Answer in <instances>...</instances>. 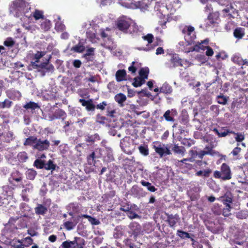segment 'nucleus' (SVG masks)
Returning a JSON list of instances; mask_svg holds the SVG:
<instances>
[{
    "mask_svg": "<svg viewBox=\"0 0 248 248\" xmlns=\"http://www.w3.org/2000/svg\"><path fill=\"white\" fill-rule=\"evenodd\" d=\"M79 102L81 104L82 106L85 107L87 111H94L95 106L93 103V99H90L85 100L84 99H79Z\"/></svg>",
    "mask_w": 248,
    "mask_h": 248,
    "instance_id": "9",
    "label": "nucleus"
},
{
    "mask_svg": "<svg viewBox=\"0 0 248 248\" xmlns=\"http://www.w3.org/2000/svg\"><path fill=\"white\" fill-rule=\"evenodd\" d=\"M182 32L184 35V38L188 45H191L194 43L196 38L195 28L192 26H185L182 30Z\"/></svg>",
    "mask_w": 248,
    "mask_h": 248,
    "instance_id": "3",
    "label": "nucleus"
},
{
    "mask_svg": "<svg viewBox=\"0 0 248 248\" xmlns=\"http://www.w3.org/2000/svg\"><path fill=\"white\" fill-rule=\"evenodd\" d=\"M94 48L91 47L88 49L86 53L83 56V57H87V56H94Z\"/></svg>",
    "mask_w": 248,
    "mask_h": 248,
    "instance_id": "58",
    "label": "nucleus"
},
{
    "mask_svg": "<svg viewBox=\"0 0 248 248\" xmlns=\"http://www.w3.org/2000/svg\"><path fill=\"white\" fill-rule=\"evenodd\" d=\"M149 73V69L148 67L142 68L139 71V78H140L143 80H145L148 78Z\"/></svg>",
    "mask_w": 248,
    "mask_h": 248,
    "instance_id": "28",
    "label": "nucleus"
},
{
    "mask_svg": "<svg viewBox=\"0 0 248 248\" xmlns=\"http://www.w3.org/2000/svg\"><path fill=\"white\" fill-rule=\"evenodd\" d=\"M126 72L124 69L118 70L115 74L116 80L118 82H121L126 80Z\"/></svg>",
    "mask_w": 248,
    "mask_h": 248,
    "instance_id": "18",
    "label": "nucleus"
},
{
    "mask_svg": "<svg viewBox=\"0 0 248 248\" xmlns=\"http://www.w3.org/2000/svg\"><path fill=\"white\" fill-rule=\"evenodd\" d=\"M86 34L87 38L90 40L91 42H93L95 41V39L96 38V35L94 32L91 31H88L86 32Z\"/></svg>",
    "mask_w": 248,
    "mask_h": 248,
    "instance_id": "55",
    "label": "nucleus"
},
{
    "mask_svg": "<svg viewBox=\"0 0 248 248\" xmlns=\"http://www.w3.org/2000/svg\"><path fill=\"white\" fill-rule=\"evenodd\" d=\"M166 215L167 216L166 221L168 223L169 226L171 228H174L180 219L179 216L177 214L173 215L169 214H166Z\"/></svg>",
    "mask_w": 248,
    "mask_h": 248,
    "instance_id": "10",
    "label": "nucleus"
},
{
    "mask_svg": "<svg viewBox=\"0 0 248 248\" xmlns=\"http://www.w3.org/2000/svg\"><path fill=\"white\" fill-rule=\"evenodd\" d=\"M50 27L51 22L49 20L45 18L42 20L40 24V28L42 30L47 31L50 29Z\"/></svg>",
    "mask_w": 248,
    "mask_h": 248,
    "instance_id": "27",
    "label": "nucleus"
},
{
    "mask_svg": "<svg viewBox=\"0 0 248 248\" xmlns=\"http://www.w3.org/2000/svg\"><path fill=\"white\" fill-rule=\"evenodd\" d=\"M72 241L66 240L63 242L61 245L62 248H72Z\"/></svg>",
    "mask_w": 248,
    "mask_h": 248,
    "instance_id": "59",
    "label": "nucleus"
},
{
    "mask_svg": "<svg viewBox=\"0 0 248 248\" xmlns=\"http://www.w3.org/2000/svg\"><path fill=\"white\" fill-rule=\"evenodd\" d=\"M234 37L237 40L242 39L245 35V29L241 27H237L233 31Z\"/></svg>",
    "mask_w": 248,
    "mask_h": 248,
    "instance_id": "16",
    "label": "nucleus"
},
{
    "mask_svg": "<svg viewBox=\"0 0 248 248\" xmlns=\"http://www.w3.org/2000/svg\"><path fill=\"white\" fill-rule=\"evenodd\" d=\"M205 148L208 149L207 151H201L199 153H198V155H197L199 156V157L201 159H202L203 158V156L204 155L211 154V151L212 150V149L211 148L209 147H206Z\"/></svg>",
    "mask_w": 248,
    "mask_h": 248,
    "instance_id": "44",
    "label": "nucleus"
},
{
    "mask_svg": "<svg viewBox=\"0 0 248 248\" xmlns=\"http://www.w3.org/2000/svg\"><path fill=\"white\" fill-rule=\"evenodd\" d=\"M56 165L54 164L53 161L50 159L46 164L45 163L44 168L46 170H55L56 169Z\"/></svg>",
    "mask_w": 248,
    "mask_h": 248,
    "instance_id": "43",
    "label": "nucleus"
},
{
    "mask_svg": "<svg viewBox=\"0 0 248 248\" xmlns=\"http://www.w3.org/2000/svg\"><path fill=\"white\" fill-rule=\"evenodd\" d=\"M17 157L19 160L23 162H25L28 158L27 153L25 152H20L18 154Z\"/></svg>",
    "mask_w": 248,
    "mask_h": 248,
    "instance_id": "45",
    "label": "nucleus"
},
{
    "mask_svg": "<svg viewBox=\"0 0 248 248\" xmlns=\"http://www.w3.org/2000/svg\"><path fill=\"white\" fill-rule=\"evenodd\" d=\"M229 99L228 96H225L223 94H220L217 96V102L221 105H226Z\"/></svg>",
    "mask_w": 248,
    "mask_h": 248,
    "instance_id": "40",
    "label": "nucleus"
},
{
    "mask_svg": "<svg viewBox=\"0 0 248 248\" xmlns=\"http://www.w3.org/2000/svg\"><path fill=\"white\" fill-rule=\"evenodd\" d=\"M130 194L135 197L140 198L145 196L143 189L137 185L133 186L130 190Z\"/></svg>",
    "mask_w": 248,
    "mask_h": 248,
    "instance_id": "7",
    "label": "nucleus"
},
{
    "mask_svg": "<svg viewBox=\"0 0 248 248\" xmlns=\"http://www.w3.org/2000/svg\"><path fill=\"white\" fill-rule=\"evenodd\" d=\"M14 5L18 10H22L25 13V8L31 9L29 4L24 0H16L14 2Z\"/></svg>",
    "mask_w": 248,
    "mask_h": 248,
    "instance_id": "12",
    "label": "nucleus"
},
{
    "mask_svg": "<svg viewBox=\"0 0 248 248\" xmlns=\"http://www.w3.org/2000/svg\"><path fill=\"white\" fill-rule=\"evenodd\" d=\"M66 117L65 112L62 109L59 108L56 110L53 114V119H62L63 120Z\"/></svg>",
    "mask_w": 248,
    "mask_h": 248,
    "instance_id": "22",
    "label": "nucleus"
},
{
    "mask_svg": "<svg viewBox=\"0 0 248 248\" xmlns=\"http://www.w3.org/2000/svg\"><path fill=\"white\" fill-rule=\"evenodd\" d=\"M232 61L238 65H248V62L247 59L243 60L241 57L235 56L232 58Z\"/></svg>",
    "mask_w": 248,
    "mask_h": 248,
    "instance_id": "25",
    "label": "nucleus"
},
{
    "mask_svg": "<svg viewBox=\"0 0 248 248\" xmlns=\"http://www.w3.org/2000/svg\"><path fill=\"white\" fill-rule=\"evenodd\" d=\"M236 216L238 219H243L247 217L248 214L245 212L241 211L236 213Z\"/></svg>",
    "mask_w": 248,
    "mask_h": 248,
    "instance_id": "56",
    "label": "nucleus"
},
{
    "mask_svg": "<svg viewBox=\"0 0 248 248\" xmlns=\"http://www.w3.org/2000/svg\"><path fill=\"white\" fill-rule=\"evenodd\" d=\"M146 0H134L132 2L136 8H139L141 10H147L149 7V4L146 1Z\"/></svg>",
    "mask_w": 248,
    "mask_h": 248,
    "instance_id": "11",
    "label": "nucleus"
},
{
    "mask_svg": "<svg viewBox=\"0 0 248 248\" xmlns=\"http://www.w3.org/2000/svg\"><path fill=\"white\" fill-rule=\"evenodd\" d=\"M63 226L65 229L69 231L75 227L76 224L72 221H67L63 223Z\"/></svg>",
    "mask_w": 248,
    "mask_h": 248,
    "instance_id": "49",
    "label": "nucleus"
},
{
    "mask_svg": "<svg viewBox=\"0 0 248 248\" xmlns=\"http://www.w3.org/2000/svg\"><path fill=\"white\" fill-rule=\"evenodd\" d=\"M37 140V137L35 136H30L27 138L24 143V145H30L32 146L35 145L36 141Z\"/></svg>",
    "mask_w": 248,
    "mask_h": 248,
    "instance_id": "35",
    "label": "nucleus"
},
{
    "mask_svg": "<svg viewBox=\"0 0 248 248\" xmlns=\"http://www.w3.org/2000/svg\"><path fill=\"white\" fill-rule=\"evenodd\" d=\"M12 104V101L8 99H5L3 101L0 102V108H9L11 107Z\"/></svg>",
    "mask_w": 248,
    "mask_h": 248,
    "instance_id": "37",
    "label": "nucleus"
},
{
    "mask_svg": "<svg viewBox=\"0 0 248 248\" xmlns=\"http://www.w3.org/2000/svg\"><path fill=\"white\" fill-rule=\"evenodd\" d=\"M124 242L126 247L129 248H135V245L131 239L127 238Z\"/></svg>",
    "mask_w": 248,
    "mask_h": 248,
    "instance_id": "61",
    "label": "nucleus"
},
{
    "mask_svg": "<svg viewBox=\"0 0 248 248\" xmlns=\"http://www.w3.org/2000/svg\"><path fill=\"white\" fill-rule=\"evenodd\" d=\"M15 44V42L11 37L7 38L3 43L4 45L7 47H12Z\"/></svg>",
    "mask_w": 248,
    "mask_h": 248,
    "instance_id": "51",
    "label": "nucleus"
},
{
    "mask_svg": "<svg viewBox=\"0 0 248 248\" xmlns=\"http://www.w3.org/2000/svg\"><path fill=\"white\" fill-rule=\"evenodd\" d=\"M106 120V118L105 116H102L100 114H97L96 116V122L97 123L104 124Z\"/></svg>",
    "mask_w": 248,
    "mask_h": 248,
    "instance_id": "63",
    "label": "nucleus"
},
{
    "mask_svg": "<svg viewBox=\"0 0 248 248\" xmlns=\"http://www.w3.org/2000/svg\"><path fill=\"white\" fill-rule=\"evenodd\" d=\"M190 240L192 242V245L194 248H202V246L201 244H199V243L198 241L195 240L194 239V238H190Z\"/></svg>",
    "mask_w": 248,
    "mask_h": 248,
    "instance_id": "64",
    "label": "nucleus"
},
{
    "mask_svg": "<svg viewBox=\"0 0 248 248\" xmlns=\"http://www.w3.org/2000/svg\"><path fill=\"white\" fill-rule=\"evenodd\" d=\"M212 131L219 137H225L230 134L233 133V131L227 128V127H221L219 129L214 128Z\"/></svg>",
    "mask_w": 248,
    "mask_h": 248,
    "instance_id": "5",
    "label": "nucleus"
},
{
    "mask_svg": "<svg viewBox=\"0 0 248 248\" xmlns=\"http://www.w3.org/2000/svg\"><path fill=\"white\" fill-rule=\"evenodd\" d=\"M45 54L46 52L38 51L34 55L33 59L35 61L31 62V65L33 68H37V67L39 66V64H37L36 62H39L40 59L43 57Z\"/></svg>",
    "mask_w": 248,
    "mask_h": 248,
    "instance_id": "17",
    "label": "nucleus"
},
{
    "mask_svg": "<svg viewBox=\"0 0 248 248\" xmlns=\"http://www.w3.org/2000/svg\"><path fill=\"white\" fill-rule=\"evenodd\" d=\"M2 140L4 142L10 143L15 139L14 134L11 131H8L6 132L2 133Z\"/></svg>",
    "mask_w": 248,
    "mask_h": 248,
    "instance_id": "15",
    "label": "nucleus"
},
{
    "mask_svg": "<svg viewBox=\"0 0 248 248\" xmlns=\"http://www.w3.org/2000/svg\"><path fill=\"white\" fill-rule=\"evenodd\" d=\"M131 20L124 17L118 18L116 21L117 28L125 33L134 34L137 32V28L131 26Z\"/></svg>",
    "mask_w": 248,
    "mask_h": 248,
    "instance_id": "1",
    "label": "nucleus"
},
{
    "mask_svg": "<svg viewBox=\"0 0 248 248\" xmlns=\"http://www.w3.org/2000/svg\"><path fill=\"white\" fill-rule=\"evenodd\" d=\"M164 145H161L158 143L157 146L154 145V148L155 152L158 154L161 157L164 155Z\"/></svg>",
    "mask_w": 248,
    "mask_h": 248,
    "instance_id": "34",
    "label": "nucleus"
},
{
    "mask_svg": "<svg viewBox=\"0 0 248 248\" xmlns=\"http://www.w3.org/2000/svg\"><path fill=\"white\" fill-rule=\"evenodd\" d=\"M140 183L143 186L146 187L148 190L150 192H154L157 190V188H155L154 186H153L151 183L149 182L142 180L140 182Z\"/></svg>",
    "mask_w": 248,
    "mask_h": 248,
    "instance_id": "31",
    "label": "nucleus"
},
{
    "mask_svg": "<svg viewBox=\"0 0 248 248\" xmlns=\"http://www.w3.org/2000/svg\"><path fill=\"white\" fill-rule=\"evenodd\" d=\"M50 142L47 140H42L37 138L35 145H33V148L39 151L48 150L50 147Z\"/></svg>",
    "mask_w": 248,
    "mask_h": 248,
    "instance_id": "4",
    "label": "nucleus"
},
{
    "mask_svg": "<svg viewBox=\"0 0 248 248\" xmlns=\"http://www.w3.org/2000/svg\"><path fill=\"white\" fill-rule=\"evenodd\" d=\"M85 50L84 46L81 44L80 43H78V45L73 46L71 48V51H74L78 53H81L84 51Z\"/></svg>",
    "mask_w": 248,
    "mask_h": 248,
    "instance_id": "39",
    "label": "nucleus"
},
{
    "mask_svg": "<svg viewBox=\"0 0 248 248\" xmlns=\"http://www.w3.org/2000/svg\"><path fill=\"white\" fill-rule=\"evenodd\" d=\"M99 137L98 134H94V135L88 136L86 141L87 142H93L96 140H99Z\"/></svg>",
    "mask_w": 248,
    "mask_h": 248,
    "instance_id": "60",
    "label": "nucleus"
},
{
    "mask_svg": "<svg viewBox=\"0 0 248 248\" xmlns=\"http://www.w3.org/2000/svg\"><path fill=\"white\" fill-rule=\"evenodd\" d=\"M129 228L132 232V234L135 237H136L140 233L141 227V226L137 222H131L129 225Z\"/></svg>",
    "mask_w": 248,
    "mask_h": 248,
    "instance_id": "8",
    "label": "nucleus"
},
{
    "mask_svg": "<svg viewBox=\"0 0 248 248\" xmlns=\"http://www.w3.org/2000/svg\"><path fill=\"white\" fill-rule=\"evenodd\" d=\"M7 96L10 99H19L21 97V94L18 91L11 90L9 91V92L7 93Z\"/></svg>",
    "mask_w": 248,
    "mask_h": 248,
    "instance_id": "29",
    "label": "nucleus"
},
{
    "mask_svg": "<svg viewBox=\"0 0 248 248\" xmlns=\"http://www.w3.org/2000/svg\"><path fill=\"white\" fill-rule=\"evenodd\" d=\"M88 221L92 224L94 225H97L100 224V221L99 220L97 219L94 217L90 216Z\"/></svg>",
    "mask_w": 248,
    "mask_h": 248,
    "instance_id": "62",
    "label": "nucleus"
},
{
    "mask_svg": "<svg viewBox=\"0 0 248 248\" xmlns=\"http://www.w3.org/2000/svg\"><path fill=\"white\" fill-rule=\"evenodd\" d=\"M172 92L171 87L167 83H164L162 86L159 88V93L165 94H170Z\"/></svg>",
    "mask_w": 248,
    "mask_h": 248,
    "instance_id": "21",
    "label": "nucleus"
},
{
    "mask_svg": "<svg viewBox=\"0 0 248 248\" xmlns=\"http://www.w3.org/2000/svg\"><path fill=\"white\" fill-rule=\"evenodd\" d=\"M219 14L217 12L210 13L208 15L207 18L208 20H211L212 23L215 24L217 23V20L219 19Z\"/></svg>",
    "mask_w": 248,
    "mask_h": 248,
    "instance_id": "26",
    "label": "nucleus"
},
{
    "mask_svg": "<svg viewBox=\"0 0 248 248\" xmlns=\"http://www.w3.org/2000/svg\"><path fill=\"white\" fill-rule=\"evenodd\" d=\"M26 187L23 189L21 193L27 194V192H30L33 189V186L31 184H28L26 185Z\"/></svg>",
    "mask_w": 248,
    "mask_h": 248,
    "instance_id": "57",
    "label": "nucleus"
},
{
    "mask_svg": "<svg viewBox=\"0 0 248 248\" xmlns=\"http://www.w3.org/2000/svg\"><path fill=\"white\" fill-rule=\"evenodd\" d=\"M33 165L37 169H43L45 167V161L40 159H37L34 161Z\"/></svg>",
    "mask_w": 248,
    "mask_h": 248,
    "instance_id": "42",
    "label": "nucleus"
},
{
    "mask_svg": "<svg viewBox=\"0 0 248 248\" xmlns=\"http://www.w3.org/2000/svg\"><path fill=\"white\" fill-rule=\"evenodd\" d=\"M96 158L95 156V152H93L90 154L87 157V161L88 164H92L94 162V159Z\"/></svg>",
    "mask_w": 248,
    "mask_h": 248,
    "instance_id": "52",
    "label": "nucleus"
},
{
    "mask_svg": "<svg viewBox=\"0 0 248 248\" xmlns=\"http://www.w3.org/2000/svg\"><path fill=\"white\" fill-rule=\"evenodd\" d=\"M211 172V170H205L204 171L202 170H199L196 173V175L198 176H203L204 177H207L209 176V174Z\"/></svg>",
    "mask_w": 248,
    "mask_h": 248,
    "instance_id": "48",
    "label": "nucleus"
},
{
    "mask_svg": "<svg viewBox=\"0 0 248 248\" xmlns=\"http://www.w3.org/2000/svg\"><path fill=\"white\" fill-rule=\"evenodd\" d=\"M133 82L132 85L135 87H138L141 86L142 84H144L145 80H143L140 78L138 76L133 78Z\"/></svg>",
    "mask_w": 248,
    "mask_h": 248,
    "instance_id": "36",
    "label": "nucleus"
},
{
    "mask_svg": "<svg viewBox=\"0 0 248 248\" xmlns=\"http://www.w3.org/2000/svg\"><path fill=\"white\" fill-rule=\"evenodd\" d=\"M183 60L180 58L178 55L176 54H173L170 60V62L174 67L183 66Z\"/></svg>",
    "mask_w": 248,
    "mask_h": 248,
    "instance_id": "14",
    "label": "nucleus"
},
{
    "mask_svg": "<svg viewBox=\"0 0 248 248\" xmlns=\"http://www.w3.org/2000/svg\"><path fill=\"white\" fill-rule=\"evenodd\" d=\"M37 68H40L39 71L42 76H44L46 73L53 72L54 69L52 64H49L47 62L41 63Z\"/></svg>",
    "mask_w": 248,
    "mask_h": 248,
    "instance_id": "6",
    "label": "nucleus"
},
{
    "mask_svg": "<svg viewBox=\"0 0 248 248\" xmlns=\"http://www.w3.org/2000/svg\"><path fill=\"white\" fill-rule=\"evenodd\" d=\"M126 215L130 219L140 218V216H139L135 212L132 211L131 209L129 210H128V211L126 213Z\"/></svg>",
    "mask_w": 248,
    "mask_h": 248,
    "instance_id": "54",
    "label": "nucleus"
},
{
    "mask_svg": "<svg viewBox=\"0 0 248 248\" xmlns=\"http://www.w3.org/2000/svg\"><path fill=\"white\" fill-rule=\"evenodd\" d=\"M163 117L167 122H174L175 121V119L172 114H171V111L169 109L165 111L163 115Z\"/></svg>",
    "mask_w": 248,
    "mask_h": 248,
    "instance_id": "38",
    "label": "nucleus"
},
{
    "mask_svg": "<svg viewBox=\"0 0 248 248\" xmlns=\"http://www.w3.org/2000/svg\"><path fill=\"white\" fill-rule=\"evenodd\" d=\"M35 213L38 215H44L47 211V208L41 204H38L34 209Z\"/></svg>",
    "mask_w": 248,
    "mask_h": 248,
    "instance_id": "20",
    "label": "nucleus"
},
{
    "mask_svg": "<svg viewBox=\"0 0 248 248\" xmlns=\"http://www.w3.org/2000/svg\"><path fill=\"white\" fill-rule=\"evenodd\" d=\"M124 234V232L122 227L117 226L115 228L113 233V236L115 238L119 239L123 236Z\"/></svg>",
    "mask_w": 248,
    "mask_h": 248,
    "instance_id": "32",
    "label": "nucleus"
},
{
    "mask_svg": "<svg viewBox=\"0 0 248 248\" xmlns=\"http://www.w3.org/2000/svg\"><path fill=\"white\" fill-rule=\"evenodd\" d=\"M232 174L230 167L226 163H223L221 165L219 170L214 172L213 176L215 178L226 181L232 179Z\"/></svg>",
    "mask_w": 248,
    "mask_h": 248,
    "instance_id": "2",
    "label": "nucleus"
},
{
    "mask_svg": "<svg viewBox=\"0 0 248 248\" xmlns=\"http://www.w3.org/2000/svg\"><path fill=\"white\" fill-rule=\"evenodd\" d=\"M232 134L236 135V137H235V140L237 142H241L245 139V136L242 133H236L234 131H233V133Z\"/></svg>",
    "mask_w": 248,
    "mask_h": 248,
    "instance_id": "47",
    "label": "nucleus"
},
{
    "mask_svg": "<svg viewBox=\"0 0 248 248\" xmlns=\"http://www.w3.org/2000/svg\"><path fill=\"white\" fill-rule=\"evenodd\" d=\"M31 16L35 20H42L45 18L44 12L38 9H35L34 11L31 14Z\"/></svg>",
    "mask_w": 248,
    "mask_h": 248,
    "instance_id": "23",
    "label": "nucleus"
},
{
    "mask_svg": "<svg viewBox=\"0 0 248 248\" xmlns=\"http://www.w3.org/2000/svg\"><path fill=\"white\" fill-rule=\"evenodd\" d=\"M114 100L120 106L123 107L124 102L126 100V96L124 93H119L115 95Z\"/></svg>",
    "mask_w": 248,
    "mask_h": 248,
    "instance_id": "19",
    "label": "nucleus"
},
{
    "mask_svg": "<svg viewBox=\"0 0 248 248\" xmlns=\"http://www.w3.org/2000/svg\"><path fill=\"white\" fill-rule=\"evenodd\" d=\"M72 242V248H84L85 245L84 239L80 237H75Z\"/></svg>",
    "mask_w": 248,
    "mask_h": 248,
    "instance_id": "13",
    "label": "nucleus"
},
{
    "mask_svg": "<svg viewBox=\"0 0 248 248\" xmlns=\"http://www.w3.org/2000/svg\"><path fill=\"white\" fill-rule=\"evenodd\" d=\"M177 235L180 237L181 239H184L185 238H191L190 236L189 233L187 232H184L183 231L178 230L177 231L176 233Z\"/></svg>",
    "mask_w": 248,
    "mask_h": 248,
    "instance_id": "41",
    "label": "nucleus"
},
{
    "mask_svg": "<svg viewBox=\"0 0 248 248\" xmlns=\"http://www.w3.org/2000/svg\"><path fill=\"white\" fill-rule=\"evenodd\" d=\"M25 174L26 176V178L28 179H29L31 180H33L35 178V177L37 175V172L33 169H28L26 171Z\"/></svg>",
    "mask_w": 248,
    "mask_h": 248,
    "instance_id": "33",
    "label": "nucleus"
},
{
    "mask_svg": "<svg viewBox=\"0 0 248 248\" xmlns=\"http://www.w3.org/2000/svg\"><path fill=\"white\" fill-rule=\"evenodd\" d=\"M142 39L144 40L147 41L148 44H151L153 42L154 37L152 34L148 33L146 35L143 36Z\"/></svg>",
    "mask_w": 248,
    "mask_h": 248,
    "instance_id": "50",
    "label": "nucleus"
},
{
    "mask_svg": "<svg viewBox=\"0 0 248 248\" xmlns=\"http://www.w3.org/2000/svg\"><path fill=\"white\" fill-rule=\"evenodd\" d=\"M15 242L22 244L25 247H28L33 243V239L31 237H27L21 240H17Z\"/></svg>",
    "mask_w": 248,
    "mask_h": 248,
    "instance_id": "24",
    "label": "nucleus"
},
{
    "mask_svg": "<svg viewBox=\"0 0 248 248\" xmlns=\"http://www.w3.org/2000/svg\"><path fill=\"white\" fill-rule=\"evenodd\" d=\"M23 108L26 109L34 110L36 108H40L39 105L34 102L30 101L23 106Z\"/></svg>",
    "mask_w": 248,
    "mask_h": 248,
    "instance_id": "30",
    "label": "nucleus"
},
{
    "mask_svg": "<svg viewBox=\"0 0 248 248\" xmlns=\"http://www.w3.org/2000/svg\"><path fill=\"white\" fill-rule=\"evenodd\" d=\"M139 150L140 152L145 156L149 154V150L147 145H140L139 147Z\"/></svg>",
    "mask_w": 248,
    "mask_h": 248,
    "instance_id": "46",
    "label": "nucleus"
},
{
    "mask_svg": "<svg viewBox=\"0 0 248 248\" xmlns=\"http://www.w3.org/2000/svg\"><path fill=\"white\" fill-rule=\"evenodd\" d=\"M184 147L179 146L177 145H174V146L172 148V150L176 153L182 154L184 153Z\"/></svg>",
    "mask_w": 248,
    "mask_h": 248,
    "instance_id": "53",
    "label": "nucleus"
}]
</instances>
